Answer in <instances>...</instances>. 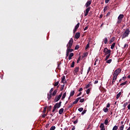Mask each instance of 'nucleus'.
<instances>
[{"mask_svg":"<svg viewBox=\"0 0 130 130\" xmlns=\"http://www.w3.org/2000/svg\"><path fill=\"white\" fill-rule=\"evenodd\" d=\"M89 87H91V85H90V84H87L85 87V89H88Z\"/></svg>","mask_w":130,"mask_h":130,"instance_id":"obj_52","label":"nucleus"},{"mask_svg":"<svg viewBox=\"0 0 130 130\" xmlns=\"http://www.w3.org/2000/svg\"><path fill=\"white\" fill-rule=\"evenodd\" d=\"M130 30L129 28H126L124 32L122 38L123 39V38H126V37H128V35H129Z\"/></svg>","mask_w":130,"mask_h":130,"instance_id":"obj_2","label":"nucleus"},{"mask_svg":"<svg viewBox=\"0 0 130 130\" xmlns=\"http://www.w3.org/2000/svg\"><path fill=\"white\" fill-rule=\"evenodd\" d=\"M107 11V7H105L104 9V12H106Z\"/></svg>","mask_w":130,"mask_h":130,"instance_id":"obj_58","label":"nucleus"},{"mask_svg":"<svg viewBox=\"0 0 130 130\" xmlns=\"http://www.w3.org/2000/svg\"><path fill=\"white\" fill-rule=\"evenodd\" d=\"M76 129V127L75 126H73L71 130H75Z\"/></svg>","mask_w":130,"mask_h":130,"instance_id":"obj_63","label":"nucleus"},{"mask_svg":"<svg viewBox=\"0 0 130 130\" xmlns=\"http://www.w3.org/2000/svg\"><path fill=\"white\" fill-rule=\"evenodd\" d=\"M88 28V26H86L84 29V31H86V30H87Z\"/></svg>","mask_w":130,"mask_h":130,"instance_id":"obj_59","label":"nucleus"},{"mask_svg":"<svg viewBox=\"0 0 130 130\" xmlns=\"http://www.w3.org/2000/svg\"><path fill=\"white\" fill-rule=\"evenodd\" d=\"M63 110H64V109H63V108H61L59 110V114H62V113H63Z\"/></svg>","mask_w":130,"mask_h":130,"instance_id":"obj_18","label":"nucleus"},{"mask_svg":"<svg viewBox=\"0 0 130 130\" xmlns=\"http://www.w3.org/2000/svg\"><path fill=\"white\" fill-rule=\"evenodd\" d=\"M99 79H97L96 80L94 81V85H96L98 83H99Z\"/></svg>","mask_w":130,"mask_h":130,"instance_id":"obj_41","label":"nucleus"},{"mask_svg":"<svg viewBox=\"0 0 130 130\" xmlns=\"http://www.w3.org/2000/svg\"><path fill=\"white\" fill-rule=\"evenodd\" d=\"M83 110H84V108H79L78 109V111H79L80 112H82V111H83Z\"/></svg>","mask_w":130,"mask_h":130,"instance_id":"obj_40","label":"nucleus"},{"mask_svg":"<svg viewBox=\"0 0 130 130\" xmlns=\"http://www.w3.org/2000/svg\"><path fill=\"white\" fill-rule=\"evenodd\" d=\"M46 109H47V107H45L43 111V113L45 114L46 112Z\"/></svg>","mask_w":130,"mask_h":130,"instance_id":"obj_30","label":"nucleus"},{"mask_svg":"<svg viewBox=\"0 0 130 130\" xmlns=\"http://www.w3.org/2000/svg\"><path fill=\"white\" fill-rule=\"evenodd\" d=\"M81 98H82V97H79L77 99H76L75 101L73 102V104H77V103H78V102H79V100H80V99H81Z\"/></svg>","mask_w":130,"mask_h":130,"instance_id":"obj_13","label":"nucleus"},{"mask_svg":"<svg viewBox=\"0 0 130 130\" xmlns=\"http://www.w3.org/2000/svg\"><path fill=\"white\" fill-rule=\"evenodd\" d=\"M58 84H59V80L58 81L55 82V84L54 85V87H56L57 86H58Z\"/></svg>","mask_w":130,"mask_h":130,"instance_id":"obj_31","label":"nucleus"},{"mask_svg":"<svg viewBox=\"0 0 130 130\" xmlns=\"http://www.w3.org/2000/svg\"><path fill=\"white\" fill-rule=\"evenodd\" d=\"M124 128V125H122L120 126V130H123Z\"/></svg>","mask_w":130,"mask_h":130,"instance_id":"obj_38","label":"nucleus"},{"mask_svg":"<svg viewBox=\"0 0 130 130\" xmlns=\"http://www.w3.org/2000/svg\"><path fill=\"white\" fill-rule=\"evenodd\" d=\"M55 129V126H52L51 127L50 130H54Z\"/></svg>","mask_w":130,"mask_h":130,"instance_id":"obj_45","label":"nucleus"},{"mask_svg":"<svg viewBox=\"0 0 130 130\" xmlns=\"http://www.w3.org/2000/svg\"><path fill=\"white\" fill-rule=\"evenodd\" d=\"M62 96V92H61L58 96H55L54 99L55 102H58L60 98H61Z\"/></svg>","mask_w":130,"mask_h":130,"instance_id":"obj_5","label":"nucleus"},{"mask_svg":"<svg viewBox=\"0 0 130 130\" xmlns=\"http://www.w3.org/2000/svg\"><path fill=\"white\" fill-rule=\"evenodd\" d=\"M110 16V12H108V13L106 15L107 17H109Z\"/></svg>","mask_w":130,"mask_h":130,"instance_id":"obj_56","label":"nucleus"},{"mask_svg":"<svg viewBox=\"0 0 130 130\" xmlns=\"http://www.w3.org/2000/svg\"><path fill=\"white\" fill-rule=\"evenodd\" d=\"M66 96H67V92H64L62 96V100H63L66 98Z\"/></svg>","mask_w":130,"mask_h":130,"instance_id":"obj_25","label":"nucleus"},{"mask_svg":"<svg viewBox=\"0 0 130 130\" xmlns=\"http://www.w3.org/2000/svg\"><path fill=\"white\" fill-rule=\"evenodd\" d=\"M115 46V43H113L111 46V49H113L114 48V47Z\"/></svg>","mask_w":130,"mask_h":130,"instance_id":"obj_32","label":"nucleus"},{"mask_svg":"<svg viewBox=\"0 0 130 130\" xmlns=\"http://www.w3.org/2000/svg\"><path fill=\"white\" fill-rule=\"evenodd\" d=\"M90 47V43H88L85 47V49H88Z\"/></svg>","mask_w":130,"mask_h":130,"instance_id":"obj_35","label":"nucleus"},{"mask_svg":"<svg viewBox=\"0 0 130 130\" xmlns=\"http://www.w3.org/2000/svg\"><path fill=\"white\" fill-rule=\"evenodd\" d=\"M118 129V126L115 125L113 127L112 130H117Z\"/></svg>","mask_w":130,"mask_h":130,"instance_id":"obj_28","label":"nucleus"},{"mask_svg":"<svg viewBox=\"0 0 130 130\" xmlns=\"http://www.w3.org/2000/svg\"><path fill=\"white\" fill-rule=\"evenodd\" d=\"M117 79V78L116 77L113 76L112 82V86H113V85H114V83H115V81H116Z\"/></svg>","mask_w":130,"mask_h":130,"instance_id":"obj_12","label":"nucleus"},{"mask_svg":"<svg viewBox=\"0 0 130 130\" xmlns=\"http://www.w3.org/2000/svg\"><path fill=\"white\" fill-rule=\"evenodd\" d=\"M51 106H50L49 107H48V111H50L51 110Z\"/></svg>","mask_w":130,"mask_h":130,"instance_id":"obj_50","label":"nucleus"},{"mask_svg":"<svg viewBox=\"0 0 130 130\" xmlns=\"http://www.w3.org/2000/svg\"><path fill=\"white\" fill-rule=\"evenodd\" d=\"M86 56H88V53H84L83 56H82L83 58L86 57Z\"/></svg>","mask_w":130,"mask_h":130,"instance_id":"obj_34","label":"nucleus"},{"mask_svg":"<svg viewBox=\"0 0 130 130\" xmlns=\"http://www.w3.org/2000/svg\"><path fill=\"white\" fill-rule=\"evenodd\" d=\"M75 67V61H73L71 64V68H74Z\"/></svg>","mask_w":130,"mask_h":130,"instance_id":"obj_48","label":"nucleus"},{"mask_svg":"<svg viewBox=\"0 0 130 130\" xmlns=\"http://www.w3.org/2000/svg\"><path fill=\"white\" fill-rule=\"evenodd\" d=\"M78 119H77L76 121H74L73 123H74V124H76L78 123Z\"/></svg>","mask_w":130,"mask_h":130,"instance_id":"obj_53","label":"nucleus"},{"mask_svg":"<svg viewBox=\"0 0 130 130\" xmlns=\"http://www.w3.org/2000/svg\"><path fill=\"white\" fill-rule=\"evenodd\" d=\"M124 17V15L123 14H120L118 17V19L119 20H122L123 19V17Z\"/></svg>","mask_w":130,"mask_h":130,"instance_id":"obj_16","label":"nucleus"},{"mask_svg":"<svg viewBox=\"0 0 130 130\" xmlns=\"http://www.w3.org/2000/svg\"><path fill=\"white\" fill-rule=\"evenodd\" d=\"M121 95V92H119L117 95H116V99H118L119 97H120V95Z\"/></svg>","mask_w":130,"mask_h":130,"instance_id":"obj_22","label":"nucleus"},{"mask_svg":"<svg viewBox=\"0 0 130 130\" xmlns=\"http://www.w3.org/2000/svg\"><path fill=\"white\" fill-rule=\"evenodd\" d=\"M105 124L107 125L108 124V118H106L105 120Z\"/></svg>","mask_w":130,"mask_h":130,"instance_id":"obj_29","label":"nucleus"},{"mask_svg":"<svg viewBox=\"0 0 130 130\" xmlns=\"http://www.w3.org/2000/svg\"><path fill=\"white\" fill-rule=\"evenodd\" d=\"M91 4H92V0L87 1V3L85 4L86 8H89L91 5Z\"/></svg>","mask_w":130,"mask_h":130,"instance_id":"obj_9","label":"nucleus"},{"mask_svg":"<svg viewBox=\"0 0 130 130\" xmlns=\"http://www.w3.org/2000/svg\"><path fill=\"white\" fill-rule=\"evenodd\" d=\"M128 104V103L126 102V103H125L123 106L124 107V108H125V107H126V106Z\"/></svg>","mask_w":130,"mask_h":130,"instance_id":"obj_44","label":"nucleus"},{"mask_svg":"<svg viewBox=\"0 0 130 130\" xmlns=\"http://www.w3.org/2000/svg\"><path fill=\"white\" fill-rule=\"evenodd\" d=\"M110 55H111V54H108L107 56H106V58H105V60H108V58L110 57Z\"/></svg>","mask_w":130,"mask_h":130,"instance_id":"obj_20","label":"nucleus"},{"mask_svg":"<svg viewBox=\"0 0 130 130\" xmlns=\"http://www.w3.org/2000/svg\"><path fill=\"white\" fill-rule=\"evenodd\" d=\"M73 42H74V40H73V38H71L69 41L68 44L67 45V51H68L69 53L70 52H73L74 50L73 49H71L72 48V46H73Z\"/></svg>","mask_w":130,"mask_h":130,"instance_id":"obj_1","label":"nucleus"},{"mask_svg":"<svg viewBox=\"0 0 130 130\" xmlns=\"http://www.w3.org/2000/svg\"><path fill=\"white\" fill-rule=\"evenodd\" d=\"M103 111H104V112H108V108H105L103 109Z\"/></svg>","mask_w":130,"mask_h":130,"instance_id":"obj_33","label":"nucleus"},{"mask_svg":"<svg viewBox=\"0 0 130 130\" xmlns=\"http://www.w3.org/2000/svg\"><path fill=\"white\" fill-rule=\"evenodd\" d=\"M126 79V77L124 76L122 78V80H123V81H125V79Z\"/></svg>","mask_w":130,"mask_h":130,"instance_id":"obj_55","label":"nucleus"},{"mask_svg":"<svg viewBox=\"0 0 130 130\" xmlns=\"http://www.w3.org/2000/svg\"><path fill=\"white\" fill-rule=\"evenodd\" d=\"M61 83H63V84H64V83H67V81H66V76H63L61 77Z\"/></svg>","mask_w":130,"mask_h":130,"instance_id":"obj_11","label":"nucleus"},{"mask_svg":"<svg viewBox=\"0 0 130 130\" xmlns=\"http://www.w3.org/2000/svg\"><path fill=\"white\" fill-rule=\"evenodd\" d=\"M82 94V92H80L79 94H77V97H79V96H80Z\"/></svg>","mask_w":130,"mask_h":130,"instance_id":"obj_57","label":"nucleus"},{"mask_svg":"<svg viewBox=\"0 0 130 130\" xmlns=\"http://www.w3.org/2000/svg\"><path fill=\"white\" fill-rule=\"evenodd\" d=\"M103 52H104L105 55H107L108 54H111V50L108 49L107 48H105Z\"/></svg>","mask_w":130,"mask_h":130,"instance_id":"obj_4","label":"nucleus"},{"mask_svg":"<svg viewBox=\"0 0 130 130\" xmlns=\"http://www.w3.org/2000/svg\"><path fill=\"white\" fill-rule=\"evenodd\" d=\"M52 97V93H48L47 94V98L48 100H50Z\"/></svg>","mask_w":130,"mask_h":130,"instance_id":"obj_15","label":"nucleus"},{"mask_svg":"<svg viewBox=\"0 0 130 130\" xmlns=\"http://www.w3.org/2000/svg\"><path fill=\"white\" fill-rule=\"evenodd\" d=\"M87 112V110H84L83 111H82V112L81 113V115H84V114H85V113H86V112Z\"/></svg>","mask_w":130,"mask_h":130,"instance_id":"obj_42","label":"nucleus"},{"mask_svg":"<svg viewBox=\"0 0 130 130\" xmlns=\"http://www.w3.org/2000/svg\"><path fill=\"white\" fill-rule=\"evenodd\" d=\"M90 71H91V67L88 68L87 74H89V73L90 72Z\"/></svg>","mask_w":130,"mask_h":130,"instance_id":"obj_51","label":"nucleus"},{"mask_svg":"<svg viewBox=\"0 0 130 130\" xmlns=\"http://www.w3.org/2000/svg\"><path fill=\"white\" fill-rule=\"evenodd\" d=\"M73 56H74V53H71L69 55L68 59H69V60H71V59H72V57Z\"/></svg>","mask_w":130,"mask_h":130,"instance_id":"obj_17","label":"nucleus"},{"mask_svg":"<svg viewBox=\"0 0 130 130\" xmlns=\"http://www.w3.org/2000/svg\"><path fill=\"white\" fill-rule=\"evenodd\" d=\"M126 46H128V45H127L126 44H125L124 45V48H126Z\"/></svg>","mask_w":130,"mask_h":130,"instance_id":"obj_64","label":"nucleus"},{"mask_svg":"<svg viewBox=\"0 0 130 130\" xmlns=\"http://www.w3.org/2000/svg\"><path fill=\"white\" fill-rule=\"evenodd\" d=\"M114 40H115V38H112L111 39V40H110V41H109V44H111V43H112V42H113V41H114Z\"/></svg>","mask_w":130,"mask_h":130,"instance_id":"obj_24","label":"nucleus"},{"mask_svg":"<svg viewBox=\"0 0 130 130\" xmlns=\"http://www.w3.org/2000/svg\"><path fill=\"white\" fill-rule=\"evenodd\" d=\"M56 110V109L54 107H53V109L52 110V112H54V111H55Z\"/></svg>","mask_w":130,"mask_h":130,"instance_id":"obj_62","label":"nucleus"},{"mask_svg":"<svg viewBox=\"0 0 130 130\" xmlns=\"http://www.w3.org/2000/svg\"><path fill=\"white\" fill-rule=\"evenodd\" d=\"M79 27H80V23H77L75 26V28L73 30L74 33H76V32H77V30L79 28Z\"/></svg>","mask_w":130,"mask_h":130,"instance_id":"obj_8","label":"nucleus"},{"mask_svg":"<svg viewBox=\"0 0 130 130\" xmlns=\"http://www.w3.org/2000/svg\"><path fill=\"white\" fill-rule=\"evenodd\" d=\"M90 88H88L87 90H86V94H90Z\"/></svg>","mask_w":130,"mask_h":130,"instance_id":"obj_46","label":"nucleus"},{"mask_svg":"<svg viewBox=\"0 0 130 130\" xmlns=\"http://www.w3.org/2000/svg\"><path fill=\"white\" fill-rule=\"evenodd\" d=\"M75 95V91H72L70 93V97H72Z\"/></svg>","mask_w":130,"mask_h":130,"instance_id":"obj_26","label":"nucleus"},{"mask_svg":"<svg viewBox=\"0 0 130 130\" xmlns=\"http://www.w3.org/2000/svg\"><path fill=\"white\" fill-rule=\"evenodd\" d=\"M57 93V89H55L53 92V93H52V96H55V95H56V93Z\"/></svg>","mask_w":130,"mask_h":130,"instance_id":"obj_19","label":"nucleus"},{"mask_svg":"<svg viewBox=\"0 0 130 130\" xmlns=\"http://www.w3.org/2000/svg\"><path fill=\"white\" fill-rule=\"evenodd\" d=\"M79 70H80L79 67H75V68L74 69L75 74H78Z\"/></svg>","mask_w":130,"mask_h":130,"instance_id":"obj_14","label":"nucleus"},{"mask_svg":"<svg viewBox=\"0 0 130 130\" xmlns=\"http://www.w3.org/2000/svg\"><path fill=\"white\" fill-rule=\"evenodd\" d=\"M60 106H61V101H60L59 103H57L55 104V105L54 106V107L57 109H58L60 107Z\"/></svg>","mask_w":130,"mask_h":130,"instance_id":"obj_6","label":"nucleus"},{"mask_svg":"<svg viewBox=\"0 0 130 130\" xmlns=\"http://www.w3.org/2000/svg\"><path fill=\"white\" fill-rule=\"evenodd\" d=\"M90 10H91V7H87V8L84 11V13H85L84 16H85V17H86V16H88V14H89V12H90Z\"/></svg>","mask_w":130,"mask_h":130,"instance_id":"obj_7","label":"nucleus"},{"mask_svg":"<svg viewBox=\"0 0 130 130\" xmlns=\"http://www.w3.org/2000/svg\"><path fill=\"white\" fill-rule=\"evenodd\" d=\"M104 42L105 44H107L108 42V39H107V38H105L104 40Z\"/></svg>","mask_w":130,"mask_h":130,"instance_id":"obj_21","label":"nucleus"},{"mask_svg":"<svg viewBox=\"0 0 130 130\" xmlns=\"http://www.w3.org/2000/svg\"><path fill=\"white\" fill-rule=\"evenodd\" d=\"M52 92H53V88H52L50 89V91H49V93H50V94H52Z\"/></svg>","mask_w":130,"mask_h":130,"instance_id":"obj_49","label":"nucleus"},{"mask_svg":"<svg viewBox=\"0 0 130 130\" xmlns=\"http://www.w3.org/2000/svg\"><path fill=\"white\" fill-rule=\"evenodd\" d=\"M127 83V81H125L124 82H123L120 84V86L121 87H122V86H124V85H126V83Z\"/></svg>","mask_w":130,"mask_h":130,"instance_id":"obj_23","label":"nucleus"},{"mask_svg":"<svg viewBox=\"0 0 130 130\" xmlns=\"http://www.w3.org/2000/svg\"><path fill=\"white\" fill-rule=\"evenodd\" d=\"M46 115H47V114H44L43 115H42V117H43V118H45Z\"/></svg>","mask_w":130,"mask_h":130,"instance_id":"obj_54","label":"nucleus"},{"mask_svg":"<svg viewBox=\"0 0 130 130\" xmlns=\"http://www.w3.org/2000/svg\"><path fill=\"white\" fill-rule=\"evenodd\" d=\"M78 48H80V46L79 45H77L75 46V50H78Z\"/></svg>","mask_w":130,"mask_h":130,"instance_id":"obj_36","label":"nucleus"},{"mask_svg":"<svg viewBox=\"0 0 130 130\" xmlns=\"http://www.w3.org/2000/svg\"><path fill=\"white\" fill-rule=\"evenodd\" d=\"M110 2V0H105V3L106 4H108Z\"/></svg>","mask_w":130,"mask_h":130,"instance_id":"obj_60","label":"nucleus"},{"mask_svg":"<svg viewBox=\"0 0 130 130\" xmlns=\"http://www.w3.org/2000/svg\"><path fill=\"white\" fill-rule=\"evenodd\" d=\"M106 63H111V62L112 61V59H110L106 60Z\"/></svg>","mask_w":130,"mask_h":130,"instance_id":"obj_27","label":"nucleus"},{"mask_svg":"<svg viewBox=\"0 0 130 130\" xmlns=\"http://www.w3.org/2000/svg\"><path fill=\"white\" fill-rule=\"evenodd\" d=\"M110 107V104L108 103L107 105V108H109Z\"/></svg>","mask_w":130,"mask_h":130,"instance_id":"obj_61","label":"nucleus"},{"mask_svg":"<svg viewBox=\"0 0 130 130\" xmlns=\"http://www.w3.org/2000/svg\"><path fill=\"white\" fill-rule=\"evenodd\" d=\"M69 55H70V53H69V52L67 51L66 59H67V58H68V56Z\"/></svg>","mask_w":130,"mask_h":130,"instance_id":"obj_43","label":"nucleus"},{"mask_svg":"<svg viewBox=\"0 0 130 130\" xmlns=\"http://www.w3.org/2000/svg\"><path fill=\"white\" fill-rule=\"evenodd\" d=\"M121 73V69L118 68L114 72V73L113 74V77H116V78H117V76L119 75Z\"/></svg>","mask_w":130,"mask_h":130,"instance_id":"obj_3","label":"nucleus"},{"mask_svg":"<svg viewBox=\"0 0 130 130\" xmlns=\"http://www.w3.org/2000/svg\"><path fill=\"white\" fill-rule=\"evenodd\" d=\"M122 21V19H118V21L117 22V24H120Z\"/></svg>","mask_w":130,"mask_h":130,"instance_id":"obj_39","label":"nucleus"},{"mask_svg":"<svg viewBox=\"0 0 130 130\" xmlns=\"http://www.w3.org/2000/svg\"><path fill=\"white\" fill-rule=\"evenodd\" d=\"M85 101V99H80L79 102L80 103H83Z\"/></svg>","mask_w":130,"mask_h":130,"instance_id":"obj_37","label":"nucleus"},{"mask_svg":"<svg viewBox=\"0 0 130 130\" xmlns=\"http://www.w3.org/2000/svg\"><path fill=\"white\" fill-rule=\"evenodd\" d=\"M80 36H81V34H80V32H76L75 35V38H76V39H79Z\"/></svg>","mask_w":130,"mask_h":130,"instance_id":"obj_10","label":"nucleus"},{"mask_svg":"<svg viewBox=\"0 0 130 130\" xmlns=\"http://www.w3.org/2000/svg\"><path fill=\"white\" fill-rule=\"evenodd\" d=\"M80 60H81V57H79L77 60V63H79Z\"/></svg>","mask_w":130,"mask_h":130,"instance_id":"obj_47","label":"nucleus"}]
</instances>
